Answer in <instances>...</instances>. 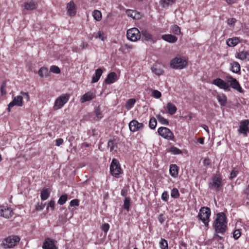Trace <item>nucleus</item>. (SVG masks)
<instances>
[{
    "instance_id": "obj_1",
    "label": "nucleus",
    "mask_w": 249,
    "mask_h": 249,
    "mask_svg": "<svg viewBox=\"0 0 249 249\" xmlns=\"http://www.w3.org/2000/svg\"><path fill=\"white\" fill-rule=\"evenodd\" d=\"M213 227L215 232L224 235L227 229V221L225 214L223 213H218L213 223Z\"/></svg>"
},
{
    "instance_id": "obj_2",
    "label": "nucleus",
    "mask_w": 249,
    "mask_h": 249,
    "mask_svg": "<svg viewBox=\"0 0 249 249\" xmlns=\"http://www.w3.org/2000/svg\"><path fill=\"white\" fill-rule=\"evenodd\" d=\"M110 172L111 175L116 178H120L123 173L120 164L116 159H113L112 160L110 165Z\"/></svg>"
},
{
    "instance_id": "obj_3",
    "label": "nucleus",
    "mask_w": 249,
    "mask_h": 249,
    "mask_svg": "<svg viewBox=\"0 0 249 249\" xmlns=\"http://www.w3.org/2000/svg\"><path fill=\"white\" fill-rule=\"evenodd\" d=\"M211 213V210L208 207H202L199 210L198 217L206 227L209 225Z\"/></svg>"
},
{
    "instance_id": "obj_4",
    "label": "nucleus",
    "mask_w": 249,
    "mask_h": 249,
    "mask_svg": "<svg viewBox=\"0 0 249 249\" xmlns=\"http://www.w3.org/2000/svg\"><path fill=\"white\" fill-rule=\"evenodd\" d=\"M187 64L186 58L179 55L173 59L170 63L171 67L175 69H182L187 66Z\"/></svg>"
},
{
    "instance_id": "obj_5",
    "label": "nucleus",
    "mask_w": 249,
    "mask_h": 249,
    "mask_svg": "<svg viewBox=\"0 0 249 249\" xmlns=\"http://www.w3.org/2000/svg\"><path fill=\"white\" fill-rule=\"evenodd\" d=\"M70 95L68 93L63 94L57 97L54 103L53 109L57 110L61 109L69 101Z\"/></svg>"
},
{
    "instance_id": "obj_6",
    "label": "nucleus",
    "mask_w": 249,
    "mask_h": 249,
    "mask_svg": "<svg viewBox=\"0 0 249 249\" xmlns=\"http://www.w3.org/2000/svg\"><path fill=\"white\" fill-rule=\"evenodd\" d=\"M20 240L19 238L17 236H10L5 239L2 245L4 248H11L15 246Z\"/></svg>"
},
{
    "instance_id": "obj_7",
    "label": "nucleus",
    "mask_w": 249,
    "mask_h": 249,
    "mask_svg": "<svg viewBox=\"0 0 249 249\" xmlns=\"http://www.w3.org/2000/svg\"><path fill=\"white\" fill-rule=\"evenodd\" d=\"M158 133L161 137L168 140H173L174 138L173 133L167 127H159Z\"/></svg>"
},
{
    "instance_id": "obj_8",
    "label": "nucleus",
    "mask_w": 249,
    "mask_h": 249,
    "mask_svg": "<svg viewBox=\"0 0 249 249\" xmlns=\"http://www.w3.org/2000/svg\"><path fill=\"white\" fill-rule=\"evenodd\" d=\"M126 36L128 39L136 41L140 38L141 34L137 28H132L127 30Z\"/></svg>"
},
{
    "instance_id": "obj_9",
    "label": "nucleus",
    "mask_w": 249,
    "mask_h": 249,
    "mask_svg": "<svg viewBox=\"0 0 249 249\" xmlns=\"http://www.w3.org/2000/svg\"><path fill=\"white\" fill-rule=\"evenodd\" d=\"M221 178L219 175H215L212 178V181L209 183V187L217 191L220 190L221 185Z\"/></svg>"
},
{
    "instance_id": "obj_10",
    "label": "nucleus",
    "mask_w": 249,
    "mask_h": 249,
    "mask_svg": "<svg viewBox=\"0 0 249 249\" xmlns=\"http://www.w3.org/2000/svg\"><path fill=\"white\" fill-rule=\"evenodd\" d=\"M212 84L216 85L225 91H230V88L228 82H225L221 78H217L212 81Z\"/></svg>"
},
{
    "instance_id": "obj_11",
    "label": "nucleus",
    "mask_w": 249,
    "mask_h": 249,
    "mask_svg": "<svg viewBox=\"0 0 249 249\" xmlns=\"http://www.w3.org/2000/svg\"><path fill=\"white\" fill-rule=\"evenodd\" d=\"M144 125L142 123L138 122L136 120H133L129 123V128L130 131L135 132L143 129Z\"/></svg>"
},
{
    "instance_id": "obj_12",
    "label": "nucleus",
    "mask_w": 249,
    "mask_h": 249,
    "mask_svg": "<svg viewBox=\"0 0 249 249\" xmlns=\"http://www.w3.org/2000/svg\"><path fill=\"white\" fill-rule=\"evenodd\" d=\"M13 212L11 208L7 206H0V216L5 218H9L13 215Z\"/></svg>"
},
{
    "instance_id": "obj_13",
    "label": "nucleus",
    "mask_w": 249,
    "mask_h": 249,
    "mask_svg": "<svg viewBox=\"0 0 249 249\" xmlns=\"http://www.w3.org/2000/svg\"><path fill=\"white\" fill-rule=\"evenodd\" d=\"M23 103V97L21 95H18L15 96L12 102H11L8 106L7 110L10 112L11 108L14 106H16L18 107H21Z\"/></svg>"
},
{
    "instance_id": "obj_14",
    "label": "nucleus",
    "mask_w": 249,
    "mask_h": 249,
    "mask_svg": "<svg viewBox=\"0 0 249 249\" xmlns=\"http://www.w3.org/2000/svg\"><path fill=\"white\" fill-rule=\"evenodd\" d=\"M227 77L228 79V84H230L229 87H231L232 88L237 90L239 92H242V89L240 86L239 82L237 81V80L234 78H233L232 76H228Z\"/></svg>"
},
{
    "instance_id": "obj_15",
    "label": "nucleus",
    "mask_w": 249,
    "mask_h": 249,
    "mask_svg": "<svg viewBox=\"0 0 249 249\" xmlns=\"http://www.w3.org/2000/svg\"><path fill=\"white\" fill-rule=\"evenodd\" d=\"M24 7L27 11H33L37 8L38 3L34 0H28L24 2Z\"/></svg>"
},
{
    "instance_id": "obj_16",
    "label": "nucleus",
    "mask_w": 249,
    "mask_h": 249,
    "mask_svg": "<svg viewBox=\"0 0 249 249\" xmlns=\"http://www.w3.org/2000/svg\"><path fill=\"white\" fill-rule=\"evenodd\" d=\"M249 121L248 120L241 122L240 124L239 129L238 130L239 132L246 136L247 132L249 131Z\"/></svg>"
},
{
    "instance_id": "obj_17",
    "label": "nucleus",
    "mask_w": 249,
    "mask_h": 249,
    "mask_svg": "<svg viewBox=\"0 0 249 249\" xmlns=\"http://www.w3.org/2000/svg\"><path fill=\"white\" fill-rule=\"evenodd\" d=\"M96 97L95 94L92 92H88L85 93L80 99L81 103H84L86 102L90 101Z\"/></svg>"
},
{
    "instance_id": "obj_18",
    "label": "nucleus",
    "mask_w": 249,
    "mask_h": 249,
    "mask_svg": "<svg viewBox=\"0 0 249 249\" xmlns=\"http://www.w3.org/2000/svg\"><path fill=\"white\" fill-rule=\"evenodd\" d=\"M42 248L43 249H57L53 240L50 238H46L45 240Z\"/></svg>"
},
{
    "instance_id": "obj_19",
    "label": "nucleus",
    "mask_w": 249,
    "mask_h": 249,
    "mask_svg": "<svg viewBox=\"0 0 249 249\" xmlns=\"http://www.w3.org/2000/svg\"><path fill=\"white\" fill-rule=\"evenodd\" d=\"M67 13L70 16H73L76 14V10L75 5L72 1H71L67 4Z\"/></svg>"
},
{
    "instance_id": "obj_20",
    "label": "nucleus",
    "mask_w": 249,
    "mask_h": 249,
    "mask_svg": "<svg viewBox=\"0 0 249 249\" xmlns=\"http://www.w3.org/2000/svg\"><path fill=\"white\" fill-rule=\"evenodd\" d=\"M235 57L243 61H249V52L245 51L239 52L236 53Z\"/></svg>"
},
{
    "instance_id": "obj_21",
    "label": "nucleus",
    "mask_w": 249,
    "mask_h": 249,
    "mask_svg": "<svg viewBox=\"0 0 249 249\" xmlns=\"http://www.w3.org/2000/svg\"><path fill=\"white\" fill-rule=\"evenodd\" d=\"M126 13L128 17L133 18L134 19H139L141 18L142 15L141 13L133 10H127Z\"/></svg>"
},
{
    "instance_id": "obj_22",
    "label": "nucleus",
    "mask_w": 249,
    "mask_h": 249,
    "mask_svg": "<svg viewBox=\"0 0 249 249\" xmlns=\"http://www.w3.org/2000/svg\"><path fill=\"white\" fill-rule=\"evenodd\" d=\"M117 80V74L114 72L109 73L105 80V83L110 84L114 83Z\"/></svg>"
},
{
    "instance_id": "obj_23",
    "label": "nucleus",
    "mask_w": 249,
    "mask_h": 249,
    "mask_svg": "<svg viewBox=\"0 0 249 249\" xmlns=\"http://www.w3.org/2000/svg\"><path fill=\"white\" fill-rule=\"evenodd\" d=\"M166 109L168 113L170 115H174L177 111V107L171 102H169L167 104Z\"/></svg>"
},
{
    "instance_id": "obj_24",
    "label": "nucleus",
    "mask_w": 249,
    "mask_h": 249,
    "mask_svg": "<svg viewBox=\"0 0 249 249\" xmlns=\"http://www.w3.org/2000/svg\"><path fill=\"white\" fill-rule=\"evenodd\" d=\"M162 38L164 40L170 43H175L178 40V38L176 36L170 34L163 35Z\"/></svg>"
},
{
    "instance_id": "obj_25",
    "label": "nucleus",
    "mask_w": 249,
    "mask_h": 249,
    "mask_svg": "<svg viewBox=\"0 0 249 249\" xmlns=\"http://www.w3.org/2000/svg\"><path fill=\"white\" fill-rule=\"evenodd\" d=\"M169 172L172 177L177 178L178 176V167L177 165L176 164L170 165Z\"/></svg>"
},
{
    "instance_id": "obj_26",
    "label": "nucleus",
    "mask_w": 249,
    "mask_h": 249,
    "mask_svg": "<svg viewBox=\"0 0 249 249\" xmlns=\"http://www.w3.org/2000/svg\"><path fill=\"white\" fill-rule=\"evenodd\" d=\"M216 98L221 106H226L227 99L226 96L225 94L223 93L218 94L216 96Z\"/></svg>"
},
{
    "instance_id": "obj_27",
    "label": "nucleus",
    "mask_w": 249,
    "mask_h": 249,
    "mask_svg": "<svg viewBox=\"0 0 249 249\" xmlns=\"http://www.w3.org/2000/svg\"><path fill=\"white\" fill-rule=\"evenodd\" d=\"M103 73V71L101 69L99 68L95 71V74L93 75L92 79V83L97 82L100 79Z\"/></svg>"
},
{
    "instance_id": "obj_28",
    "label": "nucleus",
    "mask_w": 249,
    "mask_h": 249,
    "mask_svg": "<svg viewBox=\"0 0 249 249\" xmlns=\"http://www.w3.org/2000/svg\"><path fill=\"white\" fill-rule=\"evenodd\" d=\"M142 38L146 41L154 42L152 38L151 35L147 31L144 30L142 31Z\"/></svg>"
},
{
    "instance_id": "obj_29",
    "label": "nucleus",
    "mask_w": 249,
    "mask_h": 249,
    "mask_svg": "<svg viewBox=\"0 0 249 249\" xmlns=\"http://www.w3.org/2000/svg\"><path fill=\"white\" fill-rule=\"evenodd\" d=\"M231 70L234 73H238L240 71V65L237 62L231 63Z\"/></svg>"
},
{
    "instance_id": "obj_30",
    "label": "nucleus",
    "mask_w": 249,
    "mask_h": 249,
    "mask_svg": "<svg viewBox=\"0 0 249 249\" xmlns=\"http://www.w3.org/2000/svg\"><path fill=\"white\" fill-rule=\"evenodd\" d=\"M227 44L230 47H234L236 46L239 42V39L238 37H233L229 38L227 40Z\"/></svg>"
},
{
    "instance_id": "obj_31",
    "label": "nucleus",
    "mask_w": 249,
    "mask_h": 249,
    "mask_svg": "<svg viewBox=\"0 0 249 249\" xmlns=\"http://www.w3.org/2000/svg\"><path fill=\"white\" fill-rule=\"evenodd\" d=\"M176 0H160V3L163 7H167L175 3Z\"/></svg>"
},
{
    "instance_id": "obj_32",
    "label": "nucleus",
    "mask_w": 249,
    "mask_h": 249,
    "mask_svg": "<svg viewBox=\"0 0 249 249\" xmlns=\"http://www.w3.org/2000/svg\"><path fill=\"white\" fill-rule=\"evenodd\" d=\"M136 103V100L134 98L129 99L125 103V107L128 110L133 107Z\"/></svg>"
},
{
    "instance_id": "obj_33",
    "label": "nucleus",
    "mask_w": 249,
    "mask_h": 249,
    "mask_svg": "<svg viewBox=\"0 0 249 249\" xmlns=\"http://www.w3.org/2000/svg\"><path fill=\"white\" fill-rule=\"evenodd\" d=\"M50 196V192L48 189H44L42 190L40 197L42 200H46Z\"/></svg>"
},
{
    "instance_id": "obj_34",
    "label": "nucleus",
    "mask_w": 249,
    "mask_h": 249,
    "mask_svg": "<svg viewBox=\"0 0 249 249\" xmlns=\"http://www.w3.org/2000/svg\"><path fill=\"white\" fill-rule=\"evenodd\" d=\"M92 16L98 21H100L102 19V14L99 10H94L92 12Z\"/></svg>"
},
{
    "instance_id": "obj_35",
    "label": "nucleus",
    "mask_w": 249,
    "mask_h": 249,
    "mask_svg": "<svg viewBox=\"0 0 249 249\" xmlns=\"http://www.w3.org/2000/svg\"><path fill=\"white\" fill-rule=\"evenodd\" d=\"M48 70L44 67L41 68L38 71V74L41 77L47 76L48 75Z\"/></svg>"
},
{
    "instance_id": "obj_36",
    "label": "nucleus",
    "mask_w": 249,
    "mask_h": 249,
    "mask_svg": "<svg viewBox=\"0 0 249 249\" xmlns=\"http://www.w3.org/2000/svg\"><path fill=\"white\" fill-rule=\"evenodd\" d=\"M156 117H157V118L158 119L159 122L160 124H164V125H167L169 124V122L167 121V120L165 118H164L161 115L158 114L156 116Z\"/></svg>"
},
{
    "instance_id": "obj_37",
    "label": "nucleus",
    "mask_w": 249,
    "mask_h": 249,
    "mask_svg": "<svg viewBox=\"0 0 249 249\" xmlns=\"http://www.w3.org/2000/svg\"><path fill=\"white\" fill-rule=\"evenodd\" d=\"M222 235L220 234V233H217L215 232L213 234V240H216L219 243H221L220 241L223 240Z\"/></svg>"
},
{
    "instance_id": "obj_38",
    "label": "nucleus",
    "mask_w": 249,
    "mask_h": 249,
    "mask_svg": "<svg viewBox=\"0 0 249 249\" xmlns=\"http://www.w3.org/2000/svg\"><path fill=\"white\" fill-rule=\"evenodd\" d=\"M157 120L154 117H152L150 119L149 125L151 129H154L157 125Z\"/></svg>"
},
{
    "instance_id": "obj_39",
    "label": "nucleus",
    "mask_w": 249,
    "mask_h": 249,
    "mask_svg": "<svg viewBox=\"0 0 249 249\" xmlns=\"http://www.w3.org/2000/svg\"><path fill=\"white\" fill-rule=\"evenodd\" d=\"M172 32L175 35H178L180 33V29L177 25H174L171 27Z\"/></svg>"
},
{
    "instance_id": "obj_40",
    "label": "nucleus",
    "mask_w": 249,
    "mask_h": 249,
    "mask_svg": "<svg viewBox=\"0 0 249 249\" xmlns=\"http://www.w3.org/2000/svg\"><path fill=\"white\" fill-rule=\"evenodd\" d=\"M130 198L129 197H125L124 200V208L127 211H129L130 206Z\"/></svg>"
},
{
    "instance_id": "obj_41",
    "label": "nucleus",
    "mask_w": 249,
    "mask_h": 249,
    "mask_svg": "<svg viewBox=\"0 0 249 249\" xmlns=\"http://www.w3.org/2000/svg\"><path fill=\"white\" fill-rule=\"evenodd\" d=\"M151 69L152 71L158 76L161 75L163 72L162 70H161L160 68H157L156 67H152Z\"/></svg>"
},
{
    "instance_id": "obj_42",
    "label": "nucleus",
    "mask_w": 249,
    "mask_h": 249,
    "mask_svg": "<svg viewBox=\"0 0 249 249\" xmlns=\"http://www.w3.org/2000/svg\"><path fill=\"white\" fill-rule=\"evenodd\" d=\"M169 151L174 155H178L182 153L181 151L179 149L174 146L171 147Z\"/></svg>"
},
{
    "instance_id": "obj_43",
    "label": "nucleus",
    "mask_w": 249,
    "mask_h": 249,
    "mask_svg": "<svg viewBox=\"0 0 249 249\" xmlns=\"http://www.w3.org/2000/svg\"><path fill=\"white\" fill-rule=\"evenodd\" d=\"M160 246L161 249H168L167 241L163 239H162L160 243Z\"/></svg>"
},
{
    "instance_id": "obj_44",
    "label": "nucleus",
    "mask_w": 249,
    "mask_h": 249,
    "mask_svg": "<svg viewBox=\"0 0 249 249\" xmlns=\"http://www.w3.org/2000/svg\"><path fill=\"white\" fill-rule=\"evenodd\" d=\"M67 200V195H62L58 201V203L60 205H63L66 202Z\"/></svg>"
},
{
    "instance_id": "obj_45",
    "label": "nucleus",
    "mask_w": 249,
    "mask_h": 249,
    "mask_svg": "<svg viewBox=\"0 0 249 249\" xmlns=\"http://www.w3.org/2000/svg\"><path fill=\"white\" fill-rule=\"evenodd\" d=\"M94 112L95 113L97 120H100L103 117L102 112L99 107L95 108Z\"/></svg>"
},
{
    "instance_id": "obj_46",
    "label": "nucleus",
    "mask_w": 249,
    "mask_h": 249,
    "mask_svg": "<svg viewBox=\"0 0 249 249\" xmlns=\"http://www.w3.org/2000/svg\"><path fill=\"white\" fill-rule=\"evenodd\" d=\"M178 191L177 188H174L171 190V196L175 198H178L179 196Z\"/></svg>"
},
{
    "instance_id": "obj_47",
    "label": "nucleus",
    "mask_w": 249,
    "mask_h": 249,
    "mask_svg": "<svg viewBox=\"0 0 249 249\" xmlns=\"http://www.w3.org/2000/svg\"><path fill=\"white\" fill-rule=\"evenodd\" d=\"M50 71L54 73H59L60 72V69L56 66H52L50 68Z\"/></svg>"
},
{
    "instance_id": "obj_48",
    "label": "nucleus",
    "mask_w": 249,
    "mask_h": 249,
    "mask_svg": "<svg viewBox=\"0 0 249 249\" xmlns=\"http://www.w3.org/2000/svg\"><path fill=\"white\" fill-rule=\"evenodd\" d=\"M116 146V144L115 143L114 141L110 140L108 142V148L109 149L110 151H112Z\"/></svg>"
},
{
    "instance_id": "obj_49",
    "label": "nucleus",
    "mask_w": 249,
    "mask_h": 249,
    "mask_svg": "<svg viewBox=\"0 0 249 249\" xmlns=\"http://www.w3.org/2000/svg\"><path fill=\"white\" fill-rule=\"evenodd\" d=\"M152 95L156 98H159L161 96V93L158 90H154L152 92Z\"/></svg>"
},
{
    "instance_id": "obj_50",
    "label": "nucleus",
    "mask_w": 249,
    "mask_h": 249,
    "mask_svg": "<svg viewBox=\"0 0 249 249\" xmlns=\"http://www.w3.org/2000/svg\"><path fill=\"white\" fill-rule=\"evenodd\" d=\"M238 170L235 168H233L232 170L231 171V175H230V178L231 179H232L234 178H235L237 174H238Z\"/></svg>"
},
{
    "instance_id": "obj_51",
    "label": "nucleus",
    "mask_w": 249,
    "mask_h": 249,
    "mask_svg": "<svg viewBox=\"0 0 249 249\" xmlns=\"http://www.w3.org/2000/svg\"><path fill=\"white\" fill-rule=\"evenodd\" d=\"M241 235V232L239 230H236L233 233V237L235 239H237Z\"/></svg>"
},
{
    "instance_id": "obj_52",
    "label": "nucleus",
    "mask_w": 249,
    "mask_h": 249,
    "mask_svg": "<svg viewBox=\"0 0 249 249\" xmlns=\"http://www.w3.org/2000/svg\"><path fill=\"white\" fill-rule=\"evenodd\" d=\"M95 37L96 38L100 39L102 41L104 40L105 37L104 33L102 31H99L97 34V35Z\"/></svg>"
},
{
    "instance_id": "obj_53",
    "label": "nucleus",
    "mask_w": 249,
    "mask_h": 249,
    "mask_svg": "<svg viewBox=\"0 0 249 249\" xmlns=\"http://www.w3.org/2000/svg\"><path fill=\"white\" fill-rule=\"evenodd\" d=\"M71 206H78L79 205V200L77 199L72 200L70 202Z\"/></svg>"
},
{
    "instance_id": "obj_54",
    "label": "nucleus",
    "mask_w": 249,
    "mask_h": 249,
    "mask_svg": "<svg viewBox=\"0 0 249 249\" xmlns=\"http://www.w3.org/2000/svg\"><path fill=\"white\" fill-rule=\"evenodd\" d=\"M44 207H45V204H43L42 203H41V204L38 203L36 206V211H41L44 208Z\"/></svg>"
},
{
    "instance_id": "obj_55",
    "label": "nucleus",
    "mask_w": 249,
    "mask_h": 249,
    "mask_svg": "<svg viewBox=\"0 0 249 249\" xmlns=\"http://www.w3.org/2000/svg\"><path fill=\"white\" fill-rule=\"evenodd\" d=\"M236 20L234 18H230L228 19V24L231 26H233Z\"/></svg>"
},
{
    "instance_id": "obj_56",
    "label": "nucleus",
    "mask_w": 249,
    "mask_h": 249,
    "mask_svg": "<svg viewBox=\"0 0 249 249\" xmlns=\"http://www.w3.org/2000/svg\"><path fill=\"white\" fill-rule=\"evenodd\" d=\"M109 228V225L105 223L103 224L102 226V230L105 231V232H107V231H108Z\"/></svg>"
},
{
    "instance_id": "obj_57",
    "label": "nucleus",
    "mask_w": 249,
    "mask_h": 249,
    "mask_svg": "<svg viewBox=\"0 0 249 249\" xmlns=\"http://www.w3.org/2000/svg\"><path fill=\"white\" fill-rule=\"evenodd\" d=\"M161 198L165 201H167L168 198V195L167 192H164L161 195Z\"/></svg>"
},
{
    "instance_id": "obj_58",
    "label": "nucleus",
    "mask_w": 249,
    "mask_h": 249,
    "mask_svg": "<svg viewBox=\"0 0 249 249\" xmlns=\"http://www.w3.org/2000/svg\"><path fill=\"white\" fill-rule=\"evenodd\" d=\"M54 205H55V201L53 200H51L50 201L47 209H48L49 208V207H50L51 208L52 210L53 211L54 209Z\"/></svg>"
},
{
    "instance_id": "obj_59",
    "label": "nucleus",
    "mask_w": 249,
    "mask_h": 249,
    "mask_svg": "<svg viewBox=\"0 0 249 249\" xmlns=\"http://www.w3.org/2000/svg\"><path fill=\"white\" fill-rule=\"evenodd\" d=\"M20 94L22 95L23 98H24L28 101L30 100V96L28 93L21 91Z\"/></svg>"
},
{
    "instance_id": "obj_60",
    "label": "nucleus",
    "mask_w": 249,
    "mask_h": 249,
    "mask_svg": "<svg viewBox=\"0 0 249 249\" xmlns=\"http://www.w3.org/2000/svg\"><path fill=\"white\" fill-rule=\"evenodd\" d=\"M63 143V140L61 138L57 139L55 140V145L59 146Z\"/></svg>"
},
{
    "instance_id": "obj_61",
    "label": "nucleus",
    "mask_w": 249,
    "mask_h": 249,
    "mask_svg": "<svg viewBox=\"0 0 249 249\" xmlns=\"http://www.w3.org/2000/svg\"><path fill=\"white\" fill-rule=\"evenodd\" d=\"M204 166H208L210 165L211 161L209 159H205L203 161Z\"/></svg>"
},
{
    "instance_id": "obj_62",
    "label": "nucleus",
    "mask_w": 249,
    "mask_h": 249,
    "mask_svg": "<svg viewBox=\"0 0 249 249\" xmlns=\"http://www.w3.org/2000/svg\"><path fill=\"white\" fill-rule=\"evenodd\" d=\"M159 222L162 224L163 222L165 220V217H164L162 214H160L158 218Z\"/></svg>"
},
{
    "instance_id": "obj_63",
    "label": "nucleus",
    "mask_w": 249,
    "mask_h": 249,
    "mask_svg": "<svg viewBox=\"0 0 249 249\" xmlns=\"http://www.w3.org/2000/svg\"><path fill=\"white\" fill-rule=\"evenodd\" d=\"M6 84L5 83H3L1 87V92L2 94H6V91L4 90V89L5 88Z\"/></svg>"
},
{
    "instance_id": "obj_64",
    "label": "nucleus",
    "mask_w": 249,
    "mask_h": 249,
    "mask_svg": "<svg viewBox=\"0 0 249 249\" xmlns=\"http://www.w3.org/2000/svg\"><path fill=\"white\" fill-rule=\"evenodd\" d=\"M121 194L122 196H125L127 195V190L125 189H122L121 192Z\"/></svg>"
}]
</instances>
